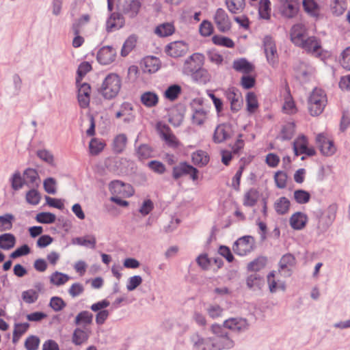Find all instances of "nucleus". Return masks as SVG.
Returning a JSON list of instances; mask_svg holds the SVG:
<instances>
[{
  "instance_id": "obj_1",
  "label": "nucleus",
  "mask_w": 350,
  "mask_h": 350,
  "mask_svg": "<svg viewBox=\"0 0 350 350\" xmlns=\"http://www.w3.org/2000/svg\"><path fill=\"white\" fill-rule=\"evenodd\" d=\"M327 103V95L321 88H315L308 98V109L312 116L321 115Z\"/></svg>"
},
{
  "instance_id": "obj_51",
  "label": "nucleus",
  "mask_w": 350,
  "mask_h": 350,
  "mask_svg": "<svg viewBox=\"0 0 350 350\" xmlns=\"http://www.w3.org/2000/svg\"><path fill=\"white\" fill-rule=\"evenodd\" d=\"M192 161L195 165L204 166L206 165L209 161V158L206 152L202 150H197L192 154Z\"/></svg>"
},
{
  "instance_id": "obj_33",
  "label": "nucleus",
  "mask_w": 350,
  "mask_h": 350,
  "mask_svg": "<svg viewBox=\"0 0 350 350\" xmlns=\"http://www.w3.org/2000/svg\"><path fill=\"white\" fill-rule=\"evenodd\" d=\"M211 337L204 339L199 335H195L192 338L193 350H213L212 349Z\"/></svg>"
},
{
  "instance_id": "obj_8",
  "label": "nucleus",
  "mask_w": 350,
  "mask_h": 350,
  "mask_svg": "<svg viewBox=\"0 0 350 350\" xmlns=\"http://www.w3.org/2000/svg\"><path fill=\"white\" fill-rule=\"evenodd\" d=\"M308 138L304 135H299L293 142V150L295 154L298 156L299 154H305L308 156H314L316 151L314 148L308 146Z\"/></svg>"
},
{
  "instance_id": "obj_26",
  "label": "nucleus",
  "mask_w": 350,
  "mask_h": 350,
  "mask_svg": "<svg viewBox=\"0 0 350 350\" xmlns=\"http://www.w3.org/2000/svg\"><path fill=\"white\" fill-rule=\"evenodd\" d=\"M299 46L308 53L315 55L320 54L321 44L314 36L306 37L303 41V44H300Z\"/></svg>"
},
{
  "instance_id": "obj_27",
  "label": "nucleus",
  "mask_w": 350,
  "mask_h": 350,
  "mask_svg": "<svg viewBox=\"0 0 350 350\" xmlns=\"http://www.w3.org/2000/svg\"><path fill=\"white\" fill-rule=\"evenodd\" d=\"M124 24L123 16L119 13H113L107 21L106 28L108 31H112L122 27Z\"/></svg>"
},
{
  "instance_id": "obj_11",
  "label": "nucleus",
  "mask_w": 350,
  "mask_h": 350,
  "mask_svg": "<svg viewBox=\"0 0 350 350\" xmlns=\"http://www.w3.org/2000/svg\"><path fill=\"white\" fill-rule=\"evenodd\" d=\"M198 171L196 168L187 164V163H180L179 165L174 167L172 176L174 179H178L185 174H188L193 180L198 179Z\"/></svg>"
},
{
  "instance_id": "obj_10",
  "label": "nucleus",
  "mask_w": 350,
  "mask_h": 350,
  "mask_svg": "<svg viewBox=\"0 0 350 350\" xmlns=\"http://www.w3.org/2000/svg\"><path fill=\"white\" fill-rule=\"evenodd\" d=\"M253 249V239L250 236H245L239 239L233 245L234 252L239 256H245Z\"/></svg>"
},
{
  "instance_id": "obj_3",
  "label": "nucleus",
  "mask_w": 350,
  "mask_h": 350,
  "mask_svg": "<svg viewBox=\"0 0 350 350\" xmlns=\"http://www.w3.org/2000/svg\"><path fill=\"white\" fill-rule=\"evenodd\" d=\"M211 331L213 334L211 340L213 350L230 349L234 347V341L229 337L221 325L213 324L211 327Z\"/></svg>"
},
{
  "instance_id": "obj_25",
  "label": "nucleus",
  "mask_w": 350,
  "mask_h": 350,
  "mask_svg": "<svg viewBox=\"0 0 350 350\" xmlns=\"http://www.w3.org/2000/svg\"><path fill=\"white\" fill-rule=\"evenodd\" d=\"M90 334V329L85 327H77L72 333V342L75 345H81L88 341Z\"/></svg>"
},
{
  "instance_id": "obj_52",
  "label": "nucleus",
  "mask_w": 350,
  "mask_h": 350,
  "mask_svg": "<svg viewBox=\"0 0 350 350\" xmlns=\"http://www.w3.org/2000/svg\"><path fill=\"white\" fill-rule=\"evenodd\" d=\"M247 111L252 114L256 111L258 108V103L256 94L253 92H248L246 96Z\"/></svg>"
},
{
  "instance_id": "obj_49",
  "label": "nucleus",
  "mask_w": 350,
  "mask_h": 350,
  "mask_svg": "<svg viewBox=\"0 0 350 350\" xmlns=\"http://www.w3.org/2000/svg\"><path fill=\"white\" fill-rule=\"evenodd\" d=\"M181 92L182 89L180 85L176 84L172 85L164 92V97L170 101H174L178 98Z\"/></svg>"
},
{
  "instance_id": "obj_56",
  "label": "nucleus",
  "mask_w": 350,
  "mask_h": 350,
  "mask_svg": "<svg viewBox=\"0 0 350 350\" xmlns=\"http://www.w3.org/2000/svg\"><path fill=\"white\" fill-rule=\"evenodd\" d=\"M10 182L12 188L15 191L21 189L25 185L24 177L23 178L21 173L18 171L12 174L10 178Z\"/></svg>"
},
{
  "instance_id": "obj_38",
  "label": "nucleus",
  "mask_w": 350,
  "mask_h": 350,
  "mask_svg": "<svg viewBox=\"0 0 350 350\" xmlns=\"http://www.w3.org/2000/svg\"><path fill=\"white\" fill-rule=\"evenodd\" d=\"M290 206L291 202L286 197L278 198L273 204V208L278 215L286 214L290 209Z\"/></svg>"
},
{
  "instance_id": "obj_45",
  "label": "nucleus",
  "mask_w": 350,
  "mask_h": 350,
  "mask_svg": "<svg viewBox=\"0 0 350 350\" xmlns=\"http://www.w3.org/2000/svg\"><path fill=\"white\" fill-rule=\"evenodd\" d=\"M93 315L87 310L80 312L75 317V323L77 325H83L84 326L92 324Z\"/></svg>"
},
{
  "instance_id": "obj_61",
  "label": "nucleus",
  "mask_w": 350,
  "mask_h": 350,
  "mask_svg": "<svg viewBox=\"0 0 350 350\" xmlns=\"http://www.w3.org/2000/svg\"><path fill=\"white\" fill-rule=\"evenodd\" d=\"M212 41L216 45L223 46L228 48H233L234 46V43L232 40L222 36H214L212 38Z\"/></svg>"
},
{
  "instance_id": "obj_4",
  "label": "nucleus",
  "mask_w": 350,
  "mask_h": 350,
  "mask_svg": "<svg viewBox=\"0 0 350 350\" xmlns=\"http://www.w3.org/2000/svg\"><path fill=\"white\" fill-rule=\"evenodd\" d=\"M316 144L322 154L330 157L336 152V147L334 141L325 133H321L316 135Z\"/></svg>"
},
{
  "instance_id": "obj_18",
  "label": "nucleus",
  "mask_w": 350,
  "mask_h": 350,
  "mask_svg": "<svg viewBox=\"0 0 350 350\" xmlns=\"http://www.w3.org/2000/svg\"><path fill=\"white\" fill-rule=\"evenodd\" d=\"M224 327L233 332H241L248 329L249 323L243 318H230L224 322Z\"/></svg>"
},
{
  "instance_id": "obj_32",
  "label": "nucleus",
  "mask_w": 350,
  "mask_h": 350,
  "mask_svg": "<svg viewBox=\"0 0 350 350\" xmlns=\"http://www.w3.org/2000/svg\"><path fill=\"white\" fill-rule=\"evenodd\" d=\"M275 271L271 272L267 275V283L271 293H275L278 290L284 291L285 284L284 282L276 278Z\"/></svg>"
},
{
  "instance_id": "obj_6",
  "label": "nucleus",
  "mask_w": 350,
  "mask_h": 350,
  "mask_svg": "<svg viewBox=\"0 0 350 350\" xmlns=\"http://www.w3.org/2000/svg\"><path fill=\"white\" fill-rule=\"evenodd\" d=\"M204 57L201 53H194L187 58L183 65L184 74L191 76L196 71L202 67Z\"/></svg>"
},
{
  "instance_id": "obj_29",
  "label": "nucleus",
  "mask_w": 350,
  "mask_h": 350,
  "mask_svg": "<svg viewBox=\"0 0 350 350\" xmlns=\"http://www.w3.org/2000/svg\"><path fill=\"white\" fill-rule=\"evenodd\" d=\"M123 159L118 157H109L105 159L104 165L111 172L118 174L122 171Z\"/></svg>"
},
{
  "instance_id": "obj_44",
  "label": "nucleus",
  "mask_w": 350,
  "mask_h": 350,
  "mask_svg": "<svg viewBox=\"0 0 350 350\" xmlns=\"http://www.w3.org/2000/svg\"><path fill=\"white\" fill-rule=\"evenodd\" d=\"M24 180L25 182V185L28 186L38 185L39 180L38 174L36 170L28 168L23 173Z\"/></svg>"
},
{
  "instance_id": "obj_39",
  "label": "nucleus",
  "mask_w": 350,
  "mask_h": 350,
  "mask_svg": "<svg viewBox=\"0 0 350 350\" xmlns=\"http://www.w3.org/2000/svg\"><path fill=\"white\" fill-rule=\"evenodd\" d=\"M140 100L146 107H153L158 104L159 96L155 92L148 91L141 95Z\"/></svg>"
},
{
  "instance_id": "obj_60",
  "label": "nucleus",
  "mask_w": 350,
  "mask_h": 350,
  "mask_svg": "<svg viewBox=\"0 0 350 350\" xmlns=\"http://www.w3.org/2000/svg\"><path fill=\"white\" fill-rule=\"evenodd\" d=\"M294 199L298 204H306L310 201V194L302 189H297L294 191Z\"/></svg>"
},
{
  "instance_id": "obj_48",
  "label": "nucleus",
  "mask_w": 350,
  "mask_h": 350,
  "mask_svg": "<svg viewBox=\"0 0 350 350\" xmlns=\"http://www.w3.org/2000/svg\"><path fill=\"white\" fill-rule=\"evenodd\" d=\"M271 2L269 0H260L258 14L261 18L269 20L271 16Z\"/></svg>"
},
{
  "instance_id": "obj_53",
  "label": "nucleus",
  "mask_w": 350,
  "mask_h": 350,
  "mask_svg": "<svg viewBox=\"0 0 350 350\" xmlns=\"http://www.w3.org/2000/svg\"><path fill=\"white\" fill-rule=\"evenodd\" d=\"M70 280V277L65 273L55 271L50 276V282L55 286H61L66 283Z\"/></svg>"
},
{
  "instance_id": "obj_63",
  "label": "nucleus",
  "mask_w": 350,
  "mask_h": 350,
  "mask_svg": "<svg viewBox=\"0 0 350 350\" xmlns=\"http://www.w3.org/2000/svg\"><path fill=\"white\" fill-rule=\"evenodd\" d=\"M192 79L198 82L205 83L209 81V75L206 70L200 67L191 76Z\"/></svg>"
},
{
  "instance_id": "obj_64",
  "label": "nucleus",
  "mask_w": 350,
  "mask_h": 350,
  "mask_svg": "<svg viewBox=\"0 0 350 350\" xmlns=\"http://www.w3.org/2000/svg\"><path fill=\"white\" fill-rule=\"evenodd\" d=\"M263 284L262 279L257 274H252L247 279V285L250 288L259 289Z\"/></svg>"
},
{
  "instance_id": "obj_5",
  "label": "nucleus",
  "mask_w": 350,
  "mask_h": 350,
  "mask_svg": "<svg viewBox=\"0 0 350 350\" xmlns=\"http://www.w3.org/2000/svg\"><path fill=\"white\" fill-rule=\"evenodd\" d=\"M109 189L112 196L129 198L134 194V189L130 184L118 180L111 181L109 185Z\"/></svg>"
},
{
  "instance_id": "obj_59",
  "label": "nucleus",
  "mask_w": 350,
  "mask_h": 350,
  "mask_svg": "<svg viewBox=\"0 0 350 350\" xmlns=\"http://www.w3.org/2000/svg\"><path fill=\"white\" fill-rule=\"evenodd\" d=\"M36 219L41 224H52L55 222L56 216L49 212H42L36 215Z\"/></svg>"
},
{
  "instance_id": "obj_46",
  "label": "nucleus",
  "mask_w": 350,
  "mask_h": 350,
  "mask_svg": "<svg viewBox=\"0 0 350 350\" xmlns=\"http://www.w3.org/2000/svg\"><path fill=\"white\" fill-rule=\"evenodd\" d=\"M14 216L10 213L0 215V232L10 230L13 226Z\"/></svg>"
},
{
  "instance_id": "obj_36",
  "label": "nucleus",
  "mask_w": 350,
  "mask_h": 350,
  "mask_svg": "<svg viewBox=\"0 0 350 350\" xmlns=\"http://www.w3.org/2000/svg\"><path fill=\"white\" fill-rule=\"evenodd\" d=\"M175 31V27L172 23H163L157 25L154 29V33L161 38L172 35Z\"/></svg>"
},
{
  "instance_id": "obj_13",
  "label": "nucleus",
  "mask_w": 350,
  "mask_h": 350,
  "mask_svg": "<svg viewBox=\"0 0 350 350\" xmlns=\"http://www.w3.org/2000/svg\"><path fill=\"white\" fill-rule=\"evenodd\" d=\"M264 50L269 64L272 66L275 65L278 62V55L275 44L269 36H266L264 38Z\"/></svg>"
},
{
  "instance_id": "obj_58",
  "label": "nucleus",
  "mask_w": 350,
  "mask_h": 350,
  "mask_svg": "<svg viewBox=\"0 0 350 350\" xmlns=\"http://www.w3.org/2000/svg\"><path fill=\"white\" fill-rule=\"evenodd\" d=\"M283 111L288 114H293L297 112V108L292 96L288 93L285 97L284 103L283 105Z\"/></svg>"
},
{
  "instance_id": "obj_15",
  "label": "nucleus",
  "mask_w": 350,
  "mask_h": 350,
  "mask_svg": "<svg viewBox=\"0 0 350 350\" xmlns=\"http://www.w3.org/2000/svg\"><path fill=\"white\" fill-rule=\"evenodd\" d=\"M307 37V29L304 25L297 23L294 25L290 31V38L292 42L299 46Z\"/></svg>"
},
{
  "instance_id": "obj_47",
  "label": "nucleus",
  "mask_w": 350,
  "mask_h": 350,
  "mask_svg": "<svg viewBox=\"0 0 350 350\" xmlns=\"http://www.w3.org/2000/svg\"><path fill=\"white\" fill-rule=\"evenodd\" d=\"M304 10L312 16H317L319 14L320 6L314 0H303Z\"/></svg>"
},
{
  "instance_id": "obj_30",
  "label": "nucleus",
  "mask_w": 350,
  "mask_h": 350,
  "mask_svg": "<svg viewBox=\"0 0 350 350\" xmlns=\"http://www.w3.org/2000/svg\"><path fill=\"white\" fill-rule=\"evenodd\" d=\"M230 137V128L225 124L218 125L214 132L213 140L215 143H221Z\"/></svg>"
},
{
  "instance_id": "obj_9",
  "label": "nucleus",
  "mask_w": 350,
  "mask_h": 350,
  "mask_svg": "<svg viewBox=\"0 0 350 350\" xmlns=\"http://www.w3.org/2000/svg\"><path fill=\"white\" fill-rule=\"evenodd\" d=\"M157 130L160 137L165 142V143L172 148H176L179 145V142L176 136L172 133L170 127L161 122L157 124Z\"/></svg>"
},
{
  "instance_id": "obj_34",
  "label": "nucleus",
  "mask_w": 350,
  "mask_h": 350,
  "mask_svg": "<svg viewBox=\"0 0 350 350\" xmlns=\"http://www.w3.org/2000/svg\"><path fill=\"white\" fill-rule=\"evenodd\" d=\"M232 68L237 72L248 74L253 71L254 66L245 58L235 59L232 64Z\"/></svg>"
},
{
  "instance_id": "obj_21",
  "label": "nucleus",
  "mask_w": 350,
  "mask_h": 350,
  "mask_svg": "<svg viewBox=\"0 0 350 350\" xmlns=\"http://www.w3.org/2000/svg\"><path fill=\"white\" fill-rule=\"evenodd\" d=\"M78 86V102L81 108H86L90 105L91 88L88 83H83Z\"/></svg>"
},
{
  "instance_id": "obj_14",
  "label": "nucleus",
  "mask_w": 350,
  "mask_h": 350,
  "mask_svg": "<svg viewBox=\"0 0 350 350\" xmlns=\"http://www.w3.org/2000/svg\"><path fill=\"white\" fill-rule=\"evenodd\" d=\"M214 21L218 30L221 32L228 31L231 27L230 20L225 10L221 8H218L216 10Z\"/></svg>"
},
{
  "instance_id": "obj_2",
  "label": "nucleus",
  "mask_w": 350,
  "mask_h": 350,
  "mask_svg": "<svg viewBox=\"0 0 350 350\" xmlns=\"http://www.w3.org/2000/svg\"><path fill=\"white\" fill-rule=\"evenodd\" d=\"M121 86L120 77L116 74L111 73L108 75L103 81L99 92L105 99L111 100L118 95Z\"/></svg>"
},
{
  "instance_id": "obj_35",
  "label": "nucleus",
  "mask_w": 350,
  "mask_h": 350,
  "mask_svg": "<svg viewBox=\"0 0 350 350\" xmlns=\"http://www.w3.org/2000/svg\"><path fill=\"white\" fill-rule=\"evenodd\" d=\"M72 243L94 249L96 247V239L94 235L87 234L84 237L72 239Z\"/></svg>"
},
{
  "instance_id": "obj_31",
  "label": "nucleus",
  "mask_w": 350,
  "mask_h": 350,
  "mask_svg": "<svg viewBox=\"0 0 350 350\" xmlns=\"http://www.w3.org/2000/svg\"><path fill=\"white\" fill-rule=\"evenodd\" d=\"M127 136L124 133L117 135L112 142V150L116 154L122 153L126 147Z\"/></svg>"
},
{
  "instance_id": "obj_42",
  "label": "nucleus",
  "mask_w": 350,
  "mask_h": 350,
  "mask_svg": "<svg viewBox=\"0 0 350 350\" xmlns=\"http://www.w3.org/2000/svg\"><path fill=\"white\" fill-rule=\"evenodd\" d=\"M106 144L102 139L92 138L89 143L90 154L93 156L99 154L105 148Z\"/></svg>"
},
{
  "instance_id": "obj_54",
  "label": "nucleus",
  "mask_w": 350,
  "mask_h": 350,
  "mask_svg": "<svg viewBox=\"0 0 350 350\" xmlns=\"http://www.w3.org/2000/svg\"><path fill=\"white\" fill-rule=\"evenodd\" d=\"M137 42V37L135 36H130L123 44L121 55L123 57L126 56L135 46Z\"/></svg>"
},
{
  "instance_id": "obj_19",
  "label": "nucleus",
  "mask_w": 350,
  "mask_h": 350,
  "mask_svg": "<svg viewBox=\"0 0 350 350\" xmlns=\"http://www.w3.org/2000/svg\"><path fill=\"white\" fill-rule=\"evenodd\" d=\"M188 51L187 44L183 41H176L170 43L165 51L171 57H178L185 55Z\"/></svg>"
},
{
  "instance_id": "obj_55",
  "label": "nucleus",
  "mask_w": 350,
  "mask_h": 350,
  "mask_svg": "<svg viewBox=\"0 0 350 350\" xmlns=\"http://www.w3.org/2000/svg\"><path fill=\"white\" fill-rule=\"evenodd\" d=\"M136 154L141 160L147 159L152 157L153 150L147 144H142L137 148Z\"/></svg>"
},
{
  "instance_id": "obj_23",
  "label": "nucleus",
  "mask_w": 350,
  "mask_h": 350,
  "mask_svg": "<svg viewBox=\"0 0 350 350\" xmlns=\"http://www.w3.org/2000/svg\"><path fill=\"white\" fill-rule=\"evenodd\" d=\"M133 110V108L132 104L128 102H124L120 105L119 111L116 113V118L119 119L124 117V122L130 123L135 119Z\"/></svg>"
},
{
  "instance_id": "obj_17",
  "label": "nucleus",
  "mask_w": 350,
  "mask_h": 350,
  "mask_svg": "<svg viewBox=\"0 0 350 350\" xmlns=\"http://www.w3.org/2000/svg\"><path fill=\"white\" fill-rule=\"evenodd\" d=\"M226 96L230 103V109L233 111H238L242 105V96L239 90L234 87L229 88L226 91Z\"/></svg>"
},
{
  "instance_id": "obj_37",
  "label": "nucleus",
  "mask_w": 350,
  "mask_h": 350,
  "mask_svg": "<svg viewBox=\"0 0 350 350\" xmlns=\"http://www.w3.org/2000/svg\"><path fill=\"white\" fill-rule=\"evenodd\" d=\"M259 198V192L255 189H250L243 194V204L249 207L254 206Z\"/></svg>"
},
{
  "instance_id": "obj_16",
  "label": "nucleus",
  "mask_w": 350,
  "mask_h": 350,
  "mask_svg": "<svg viewBox=\"0 0 350 350\" xmlns=\"http://www.w3.org/2000/svg\"><path fill=\"white\" fill-rule=\"evenodd\" d=\"M116 57V51L111 46L102 47L97 53V60L103 65H109L113 62Z\"/></svg>"
},
{
  "instance_id": "obj_28",
  "label": "nucleus",
  "mask_w": 350,
  "mask_h": 350,
  "mask_svg": "<svg viewBox=\"0 0 350 350\" xmlns=\"http://www.w3.org/2000/svg\"><path fill=\"white\" fill-rule=\"evenodd\" d=\"M141 67L144 72H155L159 68V59L152 56L146 57L141 62Z\"/></svg>"
},
{
  "instance_id": "obj_57",
  "label": "nucleus",
  "mask_w": 350,
  "mask_h": 350,
  "mask_svg": "<svg viewBox=\"0 0 350 350\" xmlns=\"http://www.w3.org/2000/svg\"><path fill=\"white\" fill-rule=\"evenodd\" d=\"M207 119V112L202 108L196 109L192 116L193 123L197 125L202 124Z\"/></svg>"
},
{
  "instance_id": "obj_12",
  "label": "nucleus",
  "mask_w": 350,
  "mask_h": 350,
  "mask_svg": "<svg viewBox=\"0 0 350 350\" xmlns=\"http://www.w3.org/2000/svg\"><path fill=\"white\" fill-rule=\"evenodd\" d=\"M142 3L139 0H124L120 4V10L128 17L133 18L138 14Z\"/></svg>"
},
{
  "instance_id": "obj_62",
  "label": "nucleus",
  "mask_w": 350,
  "mask_h": 350,
  "mask_svg": "<svg viewBox=\"0 0 350 350\" xmlns=\"http://www.w3.org/2000/svg\"><path fill=\"white\" fill-rule=\"evenodd\" d=\"M295 133V124L294 123H287L285 124L281 131L280 138L283 140L291 139Z\"/></svg>"
},
{
  "instance_id": "obj_7",
  "label": "nucleus",
  "mask_w": 350,
  "mask_h": 350,
  "mask_svg": "<svg viewBox=\"0 0 350 350\" xmlns=\"http://www.w3.org/2000/svg\"><path fill=\"white\" fill-rule=\"evenodd\" d=\"M109 305L110 302L108 300L103 299L93 304L90 306V309L92 311L97 312L95 319L96 324L99 325H103L107 319L109 315V311L105 308H107Z\"/></svg>"
},
{
  "instance_id": "obj_50",
  "label": "nucleus",
  "mask_w": 350,
  "mask_h": 350,
  "mask_svg": "<svg viewBox=\"0 0 350 350\" xmlns=\"http://www.w3.org/2000/svg\"><path fill=\"white\" fill-rule=\"evenodd\" d=\"M295 263L296 260L294 256L291 254H286L281 258L280 261V271L286 269L289 271L291 268L293 267Z\"/></svg>"
},
{
  "instance_id": "obj_22",
  "label": "nucleus",
  "mask_w": 350,
  "mask_h": 350,
  "mask_svg": "<svg viewBox=\"0 0 350 350\" xmlns=\"http://www.w3.org/2000/svg\"><path fill=\"white\" fill-rule=\"evenodd\" d=\"M308 221V218L306 214L298 211L291 216L289 224L293 230H301L305 228Z\"/></svg>"
},
{
  "instance_id": "obj_24",
  "label": "nucleus",
  "mask_w": 350,
  "mask_h": 350,
  "mask_svg": "<svg viewBox=\"0 0 350 350\" xmlns=\"http://www.w3.org/2000/svg\"><path fill=\"white\" fill-rule=\"evenodd\" d=\"M336 212L337 206L336 204L329 206L320 219L319 225L324 229L329 228L335 220Z\"/></svg>"
},
{
  "instance_id": "obj_40",
  "label": "nucleus",
  "mask_w": 350,
  "mask_h": 350,
  "mask_svg": "<svg viewBox=\"0 0 350 350\" xmlns=\"http://www.w3.org/2000/svg\"><path fill=\"white\" fill-rule=\"evenodd\" d=\"M16 244V237L11 233H4L0 235V248L3 250H10Z\"/></svg>"
},
{
  "instance_id": "obj_20",
  "label": "nucleus",
  "mask_w": 350,
  "mask_h": 350,
  "mask_svg": "<svg viewBox=\"0 0 350 350\" xmlns=\"http://www.w3.org/2000/svg\"><path fill=\"white\" fill-rule=\"evenodd\" d=\"M281 14L288 18H293L298 12L297 0H281Z\"/></svg>"
},
{
  "instance_id": "obj_41",
  "label": "nucleus",
  "mask_w": 350,
  "mask_h": 350,
  "mask_svg": "<svg viewBox=\"0 0 350 350\" xmlns=\"http://www.w3.org/2000/svg\"><path fill=\"white\" fill-rule=\"evenodd\" d=\"M228 10L232 14L241 13L245 7V0H226Z\"/></svg>"
},
{
  "instance_id": "obj_43",
  "label": "nucleus",
  "mask_w": 350,
  "mask_h": 350,
  "mask_svg": "<svg viewBox=\"0 0 350 350\" xmlns=\"http://www.w3.org/2000/svg\"><path fill=\"white\" fill-rule=\"evenodd\" d=\"M330 10L335 16L342 15L347 8L346 0H331Z\"/></svg>"
}]
</instances>
